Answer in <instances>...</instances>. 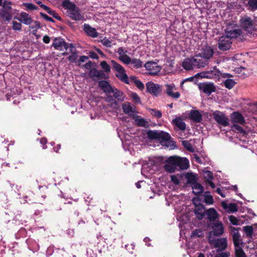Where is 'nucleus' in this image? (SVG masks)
<instances>
[{
	"label": "nucleus",
	"mask_w": 257,
	"mask_h": 257,
	"mask_svg": "<svg viewBox=\"0 0 257 257\" xmlns=\"http://www.w3.org/2000/svg\"><path fill=\"white\" fill-rule=\"evenodd\" d=\"M214 53V49L211 46L208 45L203 46L199 53L195 55L196 57L199 58V65L202 67L207 65L209 60L213 57Z\"/></svg>",
	"instance_id": "obj_1"
},
{
	"label": "nucleus",
	"mask_w": 257,
	"mask_h": 257,
	"mask_svg": "<svg viewBox=\"0 0 257 257\" xmlns=\"http://www.w3.org/2000/svg\"><path fill=\"white\" fill-rule=\"evenodd\" d=\"M111 93H113V95H107L105 97L106 102L110 103L111 106H116L118 104V101L122 102L124 100L125 95L124 93L120 90L114 87Z\"/></svg>",
	"instance_id": "obj_2"
},
{
	"label": "nucleus",
	"mask_w": 257,
	"mask_h": 257,
	"mask_svg": "<svg viewBox=\"0 0 257 257\" xmlns=\"http://www.w3.org/2000/svg\"><path fill=\"white\" fill-rule=\"evenodd\" d=\"M111 64L112 68L118 72V74L115 75L116 77L121 81L124 82L125 84H129L128 77L125 73L124 68L114 60H111Z\"/></svg>",
	"instance_id": "obj_3"
},
{
	"label": "nucleus",
	"mask_w": 257,
	"mask_h": 257,
	"mask_svg": "<svg viewBox=\"0 0 257 257\" xmlns=\"http://www.w3.org/2000/svg\"><path fill=\"white\" fill-rule=\"evenodd\" d=\"M147 135L149 139L157 140L160 142L168 141L171 139V136L168 133L162 131L149 130Z\"/></svg>",
	"instance_id": "obj_4"
},
{
	"label": "nucleus",
	"mask_w": 257,
	"mask_h": 257,
	"mask_svg": "<svg viewBox=\"0 0 257 257\" xmlns=\"http://www.w3.org/2000/svg\"><path fill=\"white\" fill-rule=\"evenodd\" d=\"M239 22L241 27L248 33L251 34L255 30L254 21L247 16L241 17Z\"/></svg>",
	"instance_id": "obj_5"
},
{
	"label": "nucleus",
	"mask_w": 257,
	"mask_h": 257,
	"mask_svg": "<svg viewBox=\"0 0 257 257\" xmlns=\"http://www.w3.org/2000/svg\"><path fill=\"white\" fill-rule=\"evenodd\" d=\"M169 161L175 165L176 168L179 167L181 170H186L189 167V160L186 158L171 156L169 157Z\"/></svg>",
	"instance_id": "obj_6"
},
{
	"label": "nucleus",
	"mask_w": 257,
	"mask_h": 257,
	"mask_svg": "<svg viewBox=\"0 0 257 257\" xmlns=\"http://www.w3.org/2000/svg\"><path fill=\"white\" fill-rule=\"evenodd\" d=\"M225 35L230 39L236 38L241 35L242 30L236 25L229 24L225 30Z\"/></svg>",
	"instance_id": "obj_7"
},
{
	"label": "nucleus",
	"mask_w": 257,
	"mask_h": 257,
	"mask_svg": "<svg viewBox=\"0 0 257 257\" xmlns=\"http://www.w3.org/2000/svg\"><path fill=\"white\" fill-rule=\"evenodd\" d=\"M199 90L203 93L209 96L212 93L216 91V86L212 82H202L198 84Z\"/></svg>",
	"instance_id": "obj_8"
},
{
	"label": "nucleus",
	"mask_w": 257,
	"mask_h": 257,
	"mask_svg": "<svg viewBox=\"0 0 257 257\" xmlns=\"http://www.w3.org/2000/svg\"><path fill=\"white\" fill-rule=\"evenodd\" d=\"M199 58H196L195 55L193 57L190 58H186L182 62V67L186 70H192L194 67L197 68L202 67L199 65Z\"/></svg>",
	"instance_id": "obj_9"
},
{
	"label": "nucleus",
	"mask_w": 257,
	"mask_h": 257,
	"mask_svg": "<svg viewBox=\"0 0 257 257\" xmlns=\"http://www.w3.org/2000/svg\"><path fill=\"white\" fill-rule=\"evenodd\" d=\"M212 116L218 124L223 126L229 125V119L223 112L219 110L213 111Z\"/></svg>",
	"instance_id": "obj_10"
},
{
	"label": "nucleus",
	"mask_w": 257,
	"mask_h": 257,
	"mask_svg": "<svg viewBox=\"0 0 257 257\" xmlns=\"http://www.w3.org/2000/svg\"><path fill=\"white\" fill-rule=\"evenodd\" d=\"M144 66L149 71V74L153 76L157 75L161 69V67L154 61L147 62Z\"/></svg>",
	"instance_id": "obj_11"
},
{
	"label": "nucleus",
	"mask_w": 257,
	"mask_h": 257,
	"mask_svg": "<svg viewBox=\"0 0 257 257\" xmlns=\"http://www.w3.org/2000/svg\"><path fill=\"white\" fill-rule=\"evenodd\" d=\"M232 42L225 35L221 36L218 41V48L221 51L229 50L231 46Z\"/></svg>",
	"instance_id": "obj_12"
},
{
	"label": "nucleus",
	"mask_w": 257,
	"mask_h": 257,
	"mask_svg": "<svg viewBox=\"0 0 257 257\" xmlns=\"http://www.w3.org/2000/svg\"><path fill=\"white\" fill-rule=\"evenodd\" d=\"M147 91L155 96H158L161 91L162 86L155 84L152 81H149L146 83Z\"/></svg>",
	"instance_id": "obj_13"
},
{
	"label": "nucleus",
	"mask_w": 257,
	"mask_h": 257,
	"mask_svg": "<svg viewBox=\"0 0 257 257\" xmlns=\"http://www.w3.org/2000/svg\"><path fill=\"white\" fill-rule=\"evenodd\" d=\"M165 93L167 94V96L174 98L177 99L180 97V93L178 91L174 92L177 90V87L173 84H166L165 85Z\"/></svg>",
	"instance_id": "obj_14"
},
{
	"label": "nucleus",
	"mask_w": 257,
	"mask_h": 257,
	"mask_svg": "<svg viewBox=\"0 0 257 257\" xmlns=\"http://www.w3.org/2000/svg\"><path fill=\"white\" fill-rule=\"evenodd\" d=\"M52 46L56 50L62 51L63 48L65 50L68 49V43L60 37L55 38L53 40Z\"/></svg>",
	"instance_id": "obj_15"
},
{
	"label": "nucleus",
	"mask_w": 257,
	"mask_h": 257,
	"mask_svg": "<svg viewBox=\"0 0 257 257\" xmlns=\"http://www.w3.org/2000/svg\"><path fill=\"white\" fill-rule=\"evenodd\" d=\"M212 231L209 232L210 235L213 234L214 236H220L224 232V227L222 223L219 221L214 223L212 226Z\"/></svg>",
	"instance_id": "obj_16"
},
{
	"label": "nucleus",
	"mask_w": 257,
	"mask_h": 257,
	"mask_svg": "<svg viewBox=\"0 0 257 257\" xmlns=\"http://www.w3.org/2000/svg\"><path fill=\"white\" fill-rule=\"evenodd\" d=\"M68 16L72 20L80 21L83 19L84 17L81 14L79 8L77 6L70 11H67Z\"/></svg>",
	"instance_id": "obj_17"
},
{
	"label": "nucleus",
	"mask_w": 257,
	"mask_h": 257,
	"mask_svg": "<svg viewBox=\"0 0 257 257\" xmlns=\"http://www.w3.org/2000/svg\"><path fill=\"white\" fill-rule=\"evenodd\" d=\"M231 121L234 124L238 123L240 124H244L245 123L244 117L241 113L238 111L233 112L230 114Z\"/></svg>",
	"instance_id": "obj_18"
},
{
	"label": "nucleus",
	"mask_w": 257,
	"mask_h": 257,
	"mask_svg": "<svg viewBox=\"0 0 257 257\" xmlns=\"http://www.w3.org/2000/svg\"><path fill=\"white\" fill-rule=\"evenodd\" d=\"M98 85L100 89L107 95H109L112 91L113 87L111 86L110 83L106 80H101L98 82Z\"/></svg>",
	"instance_id": "obj_19"
},
{
	"label": "nucleus",
	"mask_w": 257,
	"mask_h": 257,
	"mask_svg": "<svg viewBox=\"0 0 257 257\" xmlns=\"http://www.w3.org/2000/svg\"><path fill=\"white\" fill-rule=\"evenodd\" d=\"M205 209L204 206L201 203H199L198 205L195 206L194 212L196 217L199 219H202L205 215Z\"/></svg>",
	"instance_id": "obj_20"
},
{
	"label": "nucleus",
	"mask_w": 257,
	"mask_h": 257,
	"mask_svg": "<svg viewBox=\"0 0 257 257\" xmlns=\"http://www.w3.org/2000/svg\"><path fill=\"white\" fill-rule=\"evenodd\" d=\"M189 116L190 119L196 123H199L202 120V115L198 110H191Z\"/></svg>",
	"instance_id": "obj_21"
},
{
	"label": "nucleus",
	"mask_w": 257,
	"mask_h": 257,
	"mask_svg": "<svg viewBox=\"0 0 257 257\" xmlns=\"http://www.w3.org/2000/svg\"><path fill=\"white\" fill-rule=\"evenodd\" d=\"M83 30L86 35L89 37L96 38L98 36V33L96 31V30L91 27L89 24H84Z\"/></svg>",
	"instance_id": "obj_22"
},
{
	"label": "nucleus",
	"mask_w": 257,
	"mask_h": 257,
	"mask_svg": "<svg viewBox=\"0 0 257 257\" xmlns=\"http://www.w3.org/2000/svg\"><path fill=\"white\" fill-rule=\"evenodd\" d=\"M205 215L207 216V218L210 221H215L216 219L218 218V214L214 208H209L206 210Z\"/></svg>",
	"instance_id": "obj_23"
},
{
	"label": "nucleus",
	"mask_w": 257,
	"mask_h": 257,
	"mask_svg": "<svg viewBox=\"0 0 257 257\" xmlns=\"http://www.w3.org/2000/svg\"><path fill=\"white\" fill-rule=\"evenodd\" d=\"M214 246L222 251L227 247V240L225 238H220L214 240Z\"/></svg>",
	"instance_id": "obj_24"
},
{
	"label": "nucleus",
	"mask_w": 257,
	"mask_h": 257,
	"mask_svg": "<svg viewBox=\"0 0 257 257\" xmlns=\"http://www.w3.org/2000/svg\"><path fill=\"white\" fill-rule=\"evenodd\" d=\"M12 18V15L10 12L5 9H0V19L3 21H10Z\"/></svg>",
	"instance_id": "obj_25"
},
{
	"label": "nucleus",
	"mask_w": 257,
	"mask_h": 257,
	"mask_svg": "<svg viewBox=\"0 0 257 257\" xmlns=\"http://www.w3.org/2000/svg\"><path fill=\"white\" fill-rule=\"evenodd\" d=\"M20 16V18L19 20L25 25H30L33 22L32 18L30 17L29 14L26 12L21 13Z\"/></svg>",
	"instance_id": "obj_26"
},
{
	"label": "nucleus",
	"mask_w": 257,
	"mask_h": 257,
	"mask_svg": "<svg viewBox=\"0 0 257 257\" xmlns=\"http://www.w3.org/2000/svg\"><path fill=\"white\" fill-rule=\"evenodd\" d=\"M173 123L181 131L186 130V125L185 122L180 117H177L173 120Z\"/></svg>",
	"instance_id": "obj_27"
},
{
	"label": "nucleus",
	"mask_w": 257,
	"mask_h": 257,
	"mask_svg": "<svg viewBox=\"0 0 257 257\" xmlns=\"http://www.w3.org/2000/svg\"><path fill=\"white\" fill-rule=\"evenodd\" d=\"M40 7L45 10L49 14L52 15L53 18H55L58 21H61L62 19L61 17L54 11L52 10L49 7L45 5H40Z\"/></svg>",
	"instance_id": "obj_28"
},
{
	"label": "nucleus",
	"mask_w": 257,
	"mask_h": 257,
	"mask_svg": "<svg viewBox=\"0 0 257 257\" xmlns=\"http://www.w3.org/2000/svg\"><path fill=\"white\" fill-rule=\"evenodd\" d=\"M193 193L196 195H201L204 191V187L202 185L197 182L192 185Z\"/></svg>",
	"instance_id": "obj_29"
},
{
	"label": "nucleus",
	"mask_w": 257,
	"mask_h": 257,
	"mask_svg": "<svg viewBox=\"0 0 257 257\" xmlns=\"http://www.w3.org/2000/svg\"><path fill=\"white\" fill-rule=\"evenodd\" d=\"M240 235L238 232H234L232 235V240L235 247L240 246L242 244V240L240 238Z\"/></svg>",
	"instance_id": "obj_30"
},
{
	"label": "nucleus",
	"mask_w": 257,
	"mask_h": 257,
	"mask_svg": "<svg viewBox=\"0 0 257 257\" xmlns=\"http://www.w3.org/2000/svg\"><path fill=\"white\" fill-rule=\"evenodd\" d=\"M61 6L68 11H70L76 7V5L72 3L70 0H63L62 2Z\"/></svg>",
	"instance_id": "obj_31"
},
{
	"label": "nucleus",
	"mask_w": 257,
	"mask_h": 257,
	"mask_svg": "<svg viewBox=\"0 0 257 257\" xmlns=\"http://www.w3.org/2000/svg\"><path fill=\"white\" fill-rule=\"evenodd\" d=\"M185 177L188 184H191L192 185L197 182V178L195 174L192 173H188L186 174Z\"/></svg>",
	"instance_id": "obj_32"
},
{
	"label": "nucleus",
	"mask_w": 257,
	"mask_h": 257,
	"mask_svg": "<svg viewBox=\"0 0 257 257\" xmlns=\"http://www.w3.org/2000/svg\"><path fill=\"white\" fill-rule=\"evenodd\" d=\"M165 170L170 173H173L176 169L175 165L169 161V158L166 160V164L164 165Z\"/></svg>",
	"instance_id": "obj_33"
},
{
	"label": "nucleus",
	"mask_w": 257,
	"mask_h": 257,
	"mask_svg": "<svg viewBox=\"0 0 257 257\" xmlns=\"http://www.w3.org/2000/svg\"><path fill=\"white\" fill-rule=\"evenodd\" d=\"M222 205V207L225 209L227 208H228L229 211L231 213L235 212L238 210L237 205L236 204L234 203H229L227 206L226 204L223 202Z\"/></svg>",
	"instance_id": "obj_34"
},
{
	"label": "nucleus",
	"mask_w": 257,
	"mask_h": 257,
	"mask_svg": "<svg viewBox=\"0 0 257 257\" xmlns=\"http://www.w3.org/2000/svg\"><path fill=\"white\" fill-rule=\"evenodd\" d=\"M209 191H206L203 195L204 196V202L207 204H212L214 202L213 198L212 195L209 194Z\"/></svg>",
	"instance_id": "obj_35"
},
{
	"label": "nucleus",
	"mask_w": 257,
	"mask_h": 257,
	"mask_svg": "<svg viewBox=\"0 0 257 257\" xmlns=\"http://www.w3.org/2000/svg\"><path fill=\"white\" fill-rule=\"evenodd\" d=\"M223 83L226 88L231 89L235 86L236 83L233 79H227L223 82Z\"/></svg>",
	"instance_id": "obj_36"
},
{
	"label": "nucleus",
	"mask_w": 257,
	"mask_h": 257,
	"mask_svg": "<svg viewBox=\"0 0 257 257\" xmlns=\"http://www.w3.org/2000/svg\"><path fill=\"white\" fill-rule=\"evenodd\" d=\"M247 2L246 6L250 11L257 10V0H246Z\"/></svg>",
	"instance_id": "obj_37"
},
{
	"label": "nucleus",
	"mask_w": 257,
	"mask_h": 257,
	"mask_svg": "<svg viewBox=\"0 0 257 257\" xmlns=\"http://www.w3.org/2000/svg\"><path fill=\"white\" fill-rule=\"evenodd\" d=\"M235 257H247L241 246L235 247Z\"/></svg>",
	"instance_id": "obj_38"
},
{
	"label": "nucleus",
	"mask_w": 257,
	"mask_h": 257,
	"mask_svg": "<svg viewBox=\"0 0 257 257\" xmlns=\"http://www.w3.org/2000/svg\"><path fill=\"white\" fill-rule=\"evenodd\" d=\"M182 144L187 151L192 153L194 152V149H193L191 144L188 141H182Z\"/></svg>",
	"instance_id": "obj_39"
},
{
	"label": "nucleus",
	"mask_w": 257,
	"mask_h": 257,
	"mask_svg": "<svg viewBox=\"0 0 257 257\" xmlns=\"http://www.w3.org/2000/svg\"><path fill=\"white\" fill-rule=\"evenodd\" d=\"M131 63L136 68H141L143 65V62L142 61L136 58L132 59Z\"/></svg>",
	"instance_id": "obj_40"
},
{
	"label": "nucleus",
	"mask_w": 257,
	"mask_h": 257,
	"mask_svg": "<svg viewBox=\"0 0 257 257\" xmlns=\"http://www.w3.org/2000/svg\"><path fill=\"white\" fill-rule=\"evenodd\" d=\"M100 66L103 69V71L105 73H109L110 71V66L107 64L106 61H102L100 63Z\"/></svg>",
	"instance_id": "obj_41"
},
{
	"label": "nucleus",
	"mask_w": 257,
	"mask_h": 257,
	"mask_svg": "<svg viewBox=\"0 0 257 257\" xmlns=\"http://www.w3.org/2000/svg\"><path fill=\"white\" fill-rule=\"evenodd\" d=\"M122 109L123 112L126 114H129L133 112V108L130 103H125L122 104Z\"/></svg>",
	"instance_id": "obj_42"
},
{
	"label": "nucleus",
	"mask_w": 257,
	"mask_h": 257,
	"mask_svg": "<svg viewBox=\"0 0 257 257\" xmlns=\"http://www.w3.org/2000/svg\"><path fill=\"white\" fill-rule=\"evenodd\" d=\"M243 230L247 237L252 238L253 234V227L252 226H245L244 227Z\"/></svg>",
	"instance_id": "obj_43"
},
{
	"label": "nucleus",
	"mask_w": 257,
	"mask_h": 257,
	"mask_svg": "<svg viewBox=\"0 0 257 257\" xmlns=\"http://www.w3.org/2000/svg\"><path fill=\"white\" fill-rule=\"evenodd\" d=\"M149 111L153 116L158 118H161L162 116V112L160 110H156V109L150 108Z\"/></svg>",
	"instance_id": "obj_44"
},
{
	"label": "nucleus",
	"mask_w": 257,
	"mask_h": 257,
	"mask_svg": "<svg viewBox=\"0 0 257 257\" xmlns=\"http://www.w3.org/2000/svg\"><path fill=\"white\" fill-rule=\"evenodd\" d=\"M119 59L125 64L128 65L132 62V59L126 54L119 56Z\"/></svg>",
	"instance_id": "obj_45"
},
{
	"label": "nucleus",
	"mask_w": 257,
	"mask_h": 257,
	"mask_svg": "<svg viewBox=\"0 0 257 257\" xmlns=\"http://www.w3.org/2000/svg\"><path fill=\"white\" fill-rule=\"evenodd\" d=\"M64 209L68 210V211L71 212L73 210H75L76 206L75 204H73L71 202H68L67 203H64Z\"/></svg>",
	"instance_id": "obj_46"
},
{
	"label": "nucleus",
	"mask_w": 257,
	"mask_h": 257,
	"mask_svg": "<svg viewBox=\"0 0 257 257\" xmlns=\"http://www.w3.org/2000/svg\"><path fill=\"white\" fill-rule=\"evenodd\" d=\"M98 70L97 69L96 67H94V68H93V69H92L91 70L89 71V72L88 74L89 77L90 78H91L92 80H95V77L97 75V73L98 72Z\"/></svg>",
	"instance_id": "obj_47"
},
{
	"label": "nucleus",
	"mask_w": 257,
	"mask_h": 257,
	"mask_svg": "<svg viewBox=\"0 0 257 257\" xmlns=\"http://www.w3.org/2000/svg\"><path fill=\"white\" fill-rule=\"evenodd\" d=\"M105 72H103L102 70H98V72L97 73V75L95 77V78H97V79L100 80V79H106L108 78V76L105 74Z\"/></svg>",
	"instance_id": "obj_48"
},
{
	"label": "nucleus",
	"mask_w": 257,
	"mask_h": 257,
	"mask_svg": "<svg viewBox=\"0 0 257 257\" xmlns=\"http://www.w3.org/2000/svg\"><path fill=\"white\" fill-rule=\"evenodd\" d=\"M83 67L86 69L87 70H90L94 67H97V64L95 62H92L91 61H89L84 64Z\"/></svg>",
	"instance_id": "obj_49"
},
{
	"label": "nucleus",
	"mask_w": 257,
	"mask_h": 257,
	"mask_svg": "<svg viewBox=\"0 0 257 257\" xmlns=\"http://www.w3.org/2000/svg\"><path fill=\"white\" fill-rule=\"evenodd\" d=\"M72 53L71 55H70L68 58V60L71 63H76L77 59V55L76 52H73L71 50Z\"/></svg>",
	"instance_id": "obj_50"
},
{
	"label": "nucleus",
	"mask_w": 257,
	"mask_h": 257,
	"mask_svg": "<svg viewBox=\"0 0 257 257\" xmlns=\"http://www.w3.org/2000/svg\"><path fill=\"white\" fill-rule=\"evenodd\" d=\"M204 178L205 179V182H206L207 181L212 180L214 178L212 172L210 171H206L205 172Z\"/></svg>",
	"instance_id": "obj_51"
},
{
	"label": "nucleus",
	"mask_w": 257,
	"mask_h": 257,
	"mask_svg": "<svg viewBox=\"0 0 257 257\" xmlns=\"http://www.w3.org/2000/svg\"><path fill=\"white\" fill-rule=\"evenodd\" d=\"M23 5L26 7L27 10H38V7L32 3H23Z\"/></svg>",
	"instance_id": "obj_52"
},
{
	"label": "nucleus",
	"mask_w": 257,
	"mask_h": 257,
	"mask_svg": "<svg viewBox=\"0 0 257 257\" xmlns=\"http://www.w3.org/2000/svg\"><path fill=\"white\" fill-rule=\"evenodd\" d=\"M100 42L103 44V45L106 47L110 48L111 47V41L109 40L106 37L101 40Z\"/></svg>",
	"instance_id": "obj_53"
},
{
	"label": "nucleus",
	"mask_w": 257,
	"mask_h": 257,
	"mask_svg": "<svg viewBox=\"0 0 257 257\" xmlns=\"http://www.w3.org/2000/svg\"><path fill=\"white\" fill-rule=\"evenodd\" d=\"M231 127L232 129H234L238 133L243 134H245V131L243 130V128L241 126H239L237 124H233Z\"/></svg>",
	"instance_id": "obj_54"
},
{
	"label": "nucleus",
	"mask_w": 257,
	"mask_h": 257,
	"mask_svg": "<svg viewBox=\"0 0 257 257\" xmlns=\"http://www.w3.org/2000/svg\"><path fill=\"white\" fill-rule=\"evenodd\" d=\"M12 28L14 30L21 31L22 29V24L16 21H13Z\"/></svg>",
	"instance_id": "obj_55"
},
{
	"label": "nucleus",
	"mask_w": 257,
	"mask_h": 257,
	"mask_svg": "<svg viewBox=\"0 0 257 257\" xmlns=\"http://www.w3.org/2000/svg\"><path fill=\"white\" fill-rule=\"evenodd\" d=\"M229 220L233 225H237L239 224V223H238L239 220L235 216H234L233 215H230L229 217Z\"/></svg>",
	"instance_id": "obj_56"
},
{
	"label": "nucleus",
	"mask_w": 257,
	"mask_h": 257,
	"mask_svg": "<svg viewBox=\"0 0 257 257\" xmlns=\"http://www.w3.org/2000/svg\"><path fill=\"white\" fill-rule=\"evenodd\" d=\"M40 16L42 18H43V19H44L45 20H46L47 21L51 22H53V23L55 22V21L52 18L49 17L48 15H47L45 13H43L42 12H40Z\"/></svg>",
	"instance_id": "obj_57"
},
{
	"label": "nucleus",
	"mask_w": 257,
	"mask_h": 257,
	"mask_svg": "<svg viewBox=\"0 0 257 257\" xmlns=\"http://www.w3.org/2000/svg\"><path fill=\"white\" fill-rule=\"evenodd\" d=\"M131 97L135 103H141L140 97L136 93H132L131 94Z\"/></svg>",
	"instance_id": "obj_58"
},
{
	"label": "nucleus",
	"mask_w": 257,
	"mask_h": 257,
	"mask_svg": "<svg viewBox=\"0 0 257 257\" xmlns=\"http://www.w3.org/2000/svg\"><path fill=\"white\" fill-rule=\"evenodd\" d=\"M136 86L140 90H142L145 88L144 84L140 80H136L135 81Z\"/></svg>",
	"instance_id": "obj_59"
},
{
	"label": "nucleus",
	"mask_w": 257,
	"mask_h": 257,
	"mask_svg": "<svg viewBox=\"0 0 257 257\" xmlns=\"http://www.w3.org/2000/svg\"><path fill=\"white\" fill-rule=\"evenodd\" d=\"M202 231L200 229H196L193 231L192 236L193 237H200L201 236Z\"/></svg>",
	"instance_id": "obj_60"
},
{
	"label": "nucleus",
	"mask_w": 257,
	"mask_h": 257,
	"mask_svg": "<svg viewBox=\"0 0 257 257\" xmlns=\"http://www.w3.org/2000/svg\"><path fill=\"white\" fill-rule=\"evenodd\" d=\"M88 54V58L90 57L92 59H98L99 57L96 53L93 51H89Z\"/></svg>",
	"instance_id": "obj_61"
},
{
	"label": "nucleus",
	"mask_w": 257,
	"mask_h": 257,
	"mask_svg": "<svg viewBox=\"0 0 257 257\" xmlns=\"http://www.w3.org/2000/svg\"><path fill=\"white\" fill-rule=\"evenodd\" d=\"M40 143L43 145V149H46L47 148L46 144L47 143V140L45 138H42L40 139Z\"/></svg>",
	"instance_id": "obj_62"
},
{
	"label": "nucleus",
	"mask_w": 257,
	"mask_h": 257,
	"mask_svg": "<svg viewBox=\"0 0 257 257\" xmlns=\"http://www.w3.org/2000/svg\"><path fill=\"white\" fill-rule=\"evenodd\" d=\"M146 123V121L143 118H140L138 120V124L139 126H145Z\"/></svg>",
	"instance_id": "obj_63"
},
{
	"label": "nucleus",
	"mask_w": 257,
	"mask_h": 257,
	"mask_svg": "<svg viewBox=\"0 0 257 257\" xmlns=\"http://www.w3.org/2000/svg\"><path fill=\"white\" fill-rule=\"evenodd\" d=\"M229 253L228 252H223L217 254L215 257H229Z\"/></svg>",
	"instance_id": "obj_64"
}]
</instances>
